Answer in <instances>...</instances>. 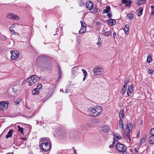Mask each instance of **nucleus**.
<instances>
[{
  "label": "nucleus",
  "mask_w": 154,
  "mask_h": 154,
  "mask_svg": "<svg viewBox=\"0 0 154 154\" xmlns=\"http://www.w3.org/2000/svg\"><path fill=\"white\" fill-rule=\"evenodd\" d=\"M88 115L91 116H96L95 109L93 107H90L88 110Z\"/></svg>",
  "instance_id": "8"
},
{
  "label": "nucleus",
  "mask_w": 154,
  "mask_h": 154,
  "mask_svg": "<svg viewBox=\"0 0 154 154\" xmlns=\"http://www.w3.org/2000/svg\"><path fill=\"white\" fill-rule=\"evenodd\" d=\"M78 68L77 67H74L72 69V74L74 77L78 72Z\"/></svg>",
  "instance_id": "13"
},
{
  "label": "nucleus",
  "mask_w": 154,
  "mask_h": 154,
  "mask_svg": "<svg viewBox=\"0 0 154 154\" xmlns=\"http://www.w3.org/2000/svg\"><path fill=\"white\" fill-rule=\"evenodd\" d=\"M72 148H73V149H74V153H75V154H76V151H75V149H74V147H72Z\"/></svg>",
  "instance_id": "53"
},
{
  "label": "nucleus",
  "mask_w": 154,
  "mask_h": 154,
  "mask_svg": "<svg viewBox=\"0 0 154 154\" xmlns=\"http://www.w3.org/2000/svg\"><path fill=\"white\" fill-rule=\"evenodd\" d=\"M128 29L129 25H126L125 26V28L123 29V30L126 34H127L128 33Z\"/></svg>",
  "instance_id": "24"
},
{
  "label": "nucleus",
  "mask_w": 154,
  "mask_h": 154,
  "mask_svg": "<svg viewBox=\"0 0 154 154\" xmlns=\"http://www.w3.org/2000/svg\"><path fill=\"white\" fill-rule=\"evenodd\" d=\"M8 103L6 101L0 102V109L2 110L6 109L8 108Z\"/></svg>",
  "instance_id": "9"
},
{
  "label": "nucleus",
  "mask_w": 154,
  "mask_h": 154,
  "mask_svg": "<svg viewBox=\"0 0 154 154\" xmlns=\"http://www.w3.org/2000/svg\"><path fill=\"white\" fill-rule=\"evenodd\" d=\"M124 111L123 110H120L119 112V117L120 118H123L124 117Z\"/></svg>",
  "instance_id": "31"
},
{
  "label": "nucleus",
  "mask_w": 154,
  "mask_h": 154,
  "mask_svg": "<svg viewBox=\"0 0 154 154\" xmlns=\"http://www.w3.org/2000/svg\"><path fill=\"white\" fill-rule=\"evenodd\" d=\"M18 128V131L19 132H20L21 134L23 133V129L22 128L20 127V126H17Z\"/></svg>",
  "instance_id": "34"
},
{
  "label": "nucleus",
  "mask_w": 154,
  "mask_h": 154,
  "mask_svg": "<svg viewBox=\"0 0 154 154\" xmlns=\"http://www.w3.org/2000/svg\"><path fill=\"white\" fill-rule=\"evenodd\" d=\"M113 37L114 38H115V36H116V32H114L113 33Z\"/></svg>",
  "instance_id": "50"
},
{
  "label": "nucleus",
  "mask_w": 154,
  "mask_h": 154,
  "mask_svg": "<svg viewBox=\"0 0 154 154\" xmlns=\"http://www.w3.org/2000/svg\"><path fill=\"white\" fill-rule=\"evenodd\" d=\"M116 147L117 150L120 152H125L127 147L123 144L121 143H117L116 145Z\"/></svg>",
  "instance_id": "5"
},
{
  "label": "nucleus",
  "mask_w": 154,
  "mask_h": 154,
  "mask_svg": "<svg viewBox=\"0 0 154 154\" xmlns=\"http://www.w3.org/2000/svg\"><path fill=\"white\" fill-rule=\"evenodd\" d=\"M39 93L38 90L36 89L35 88L32 91V94L33 95H37Z\"/></svg>",
  "instance_id": "26"
},
{
  "label": "nucleus",
  "mask_w": 154,
  "mask_h": 154,
  "mask_svg": "<svg viewBox=\"0 0 154 154\" xmlns=\"http://www.w3.org/2000/svg\"><path fill=\"white\" fill-rule=\"evenodd\" d=\"M110 9V6H107L106 7V8L103 11V13H107Z\"/></svg>",
  "instance_id": "29"
},
{
  "label": "nucleus",
  "mask_w": 154,
  "mask_h": 154,
  "mask_svg": "<svg viewBox=\"0 0 154 154\" xmlns=\"http://www.w3.org/2000/svg\"><path fill=\"white\" fill-rule=\"evenodd\" d=\"M59 75L60 77V78L62 77V73L59 70Z\"/></svg>",
  "instance_id": "48"
},
{
  "label": "nucleus",
  "mask_w": 154,
  "mask_h": 154,
  "mask_svg": "<svg viewBox=\"0 0 154 154\" xmlns=\"http://www.w3.org/2000/svg\"><path fill=\"white\" fill-rule=\"evenodd\" d=\"M151 14H152V15L154 14V7L153 6H151Z\"/></svg>",
  "instance_id": "43"
},
{
  "label": "nucleus",
  "mask_w": 154,
  "mask_h": 154,
  "mask_svg": "<svg viewBox=\"0 0 154 154\" xmlns=\"http://www.w3.org/2000/svg\"><path fill=\"white\" fill-rule=\"evenodd\" d=\"M91 13H94V12H91Z\"/></svg>",
  "instance_id": "60"
},
{
  "label": "nucleus",
  "mask_w": 154,
  "mask_h": 154,
  "mask_svg": "<svg viewBox=\"0 0 154 154\" xmlns=\"http://www.w3.org/2000/svg\"><path fill=\"white\" fill-rule=\"evenodd\" d=\"M133 86V85H131L128 87L127 94L128 96H129V94L132 93L133 91V90L132 89Z\"/></svg>",
  "instance_id": "16"
},
{
  "label": "nucleus",
  "mask_w": 154,
  "mask_h": 154,
  "mask_svg": "<svg viewBox=\"0 0 154 154\" xmlns=\"http://www.w3.org/2000/svg\"><path fill=\"white\" fill-rule=\"evenodd\" d=\"M84 3L82 1H81L80 2V5L81 6H82V5H84Z\"/></svg>",
  "instance_id": "49"
},
{
  "label": "nucleus",
  "mask_w": 154,
  "mask_h": 154,
  "mask_svg": "<svg viewBox=\"0 0 154 154\" xmlns=\"http://www.w3.org/2000/svg\"><path fill=\"white\" fill-rule=\"evenodd\" d=\"M152 61V59L151 57L148 56L147 59V61L148 63H150Z\"/></svg>",
  "instance_id": "39"
},
{
  "label": "nucleus",
  "mask_w": 154,
  "mask_h": 154,
  "mask_svg": "<svg viewBox=\"0 0 154 154\" xmlns=\"http://www.w3.org/2000/svg\"><path fill=\"white\" fill-rule=\"evenodd\" d=\"M33 115H32L31 116H28L27 117L28 118H30L32 117V116Z\"/></svg>",
  "instance_id": "52"
},
{
  "label": "nucleus",
  "mask_w": 154,
  "mask_h": 154,
  "mask_svg": "<svg viewBox=\"0 0 154 154\" xmlns=\"http://www.w3.org/2000/svg\"><path fill=\"white\" fill-rule=\"evenodd\" d=\"M81 24L82 27H84V28H86L87 26H86V24L84 22L82 21H81Z\"/></svg>",
  "instance_id": "40"
},
{
  "label": "nucleus",
  "mask_w": 154,
  "mask_h": 154,
  "mask_svg": "<svg viewBox=\"0 0 154 154\" xmlns=\"http://www.w3.org/2000/svg\"><path fill=\"white\" fill-rule=\"evenodd\" d=\"M13 132L14 131L12 129L10 130L6 135V138L7 139L9 137H11L12 136V132Z\"/></svg>",
  "instance_id": "18"
},
{
  "label": "nucleus",
  "mask_w": 154,
  "mask_h": 154,
  "mask_svg": "<svg viewBox=\"0 0 154 154\" xmlns=\"http://www.w3.org/2000/svg\"><path fill=\"white\" fill-rule=\"evenodd\" d=\"M128 131H125L123 133L122 137L126 141L127 143H130L131 142V139L130 136V132L128 130Z\"/></svg>",
  "instance_id": "6"
},
{
  "label": "nucleus",
  "mask_w": 154,
  "mask_h": 154,
  "mask_svg": "<svg viewBox=\"0 0 154 154\" xmlns=\"http://www.w3.org/2000/svg\"><path fill=\"white\" fill-rule=\"evenodd\" d=\"M119 127L120 128H122L124 130L128 129L129 131H131L132 128V125L131 123H129L126 124V126L123 127V124L122 120L120 119L119 122Z\"/></svg>",
  "instance_id": "2"
},
{
  "label": "nucleus",
  "mask_w": 154,
  "mask_h": 154,
  "mask_svg": "<svg viewBox=\"0 0 154 154\" xmlns=\"http://www.w3.org/2000/svg\"><path fill=\"white\" fill-rule=\"evenodd\" d=\"M86 8L89 10H91L93 7V4L91 1H88L86 2L85 3Z\"/></svg>",
  "instance_id": "10"
},
{
  "label": "nucleus",
  "mask_w": 154,
  "mask_h": 154,
  "mask_svg": "<svg viewBox=\"0 0 154 154\" xmlns=\"http://www.w3.org/2000/svg\"><path fill=\"white\" fill-rule=\"evenodd\" d=\"M145 0H137V3L138 5H141L143 3Z\"/></svg>",
  "instance_id": "36"
},
{
  "label": "nucleus",
  "mask_w": 154,
  "mask_h": 154,
  "mask_svg": "<svg viewBox=\"0 0 154 154\" xmlns=\"http://www.w3.org/2000/svg\"><path fill=\"white\" fill-rule=\"evenodd\" d=\"M40 147L44 151H47L50 148L51 144L48 142L42 143L40 145Z\"/></svg>",
  "instance_id": "4"
},
{
  "label": "nucleus",
  "mask_w": 154,
  "mask_h": 154,
  "mask_svg": "<svg viewBox=\"0 0 154 154\" xmlns=\"http://www.w3.org/2000/svg\"><path fill=\"white\" fill-rule=\"evenodd\" d=\"M63 91V89H60V92Z\"/></svg>",
  "instance_id": "57"
},
{
  "label": "nucleus",
  "mask_w": 154,
  "mask_h": 154,
  "mask_svg": "<svg viewBox=\"0 0 154 154\" xmlns=\"http://www.w3.org/2000/svg\"><path fill=\"white\" fill-rule=\"evenodd\" d=\"M11 57L12 60H16L19 57L20 54L19 52L16 51H11Z\"/></svg>",
  "instance_id": "7"
},
{
  "label": "nucleus",
  "mask_w": 154,
  "mask_h": 154,
  "mask_svg": "<svg viewBox=\"0 0 154 154\" xmlns=\"http://www.w3.org/2000/svg\"><path fill=\"white\" fill-rule=\"evenodd\" d=\"M45 93H47L46 96L47 97H50L51 94V91L49 89H46L45 91Z\"/></svg>",
  "instance_id": "19"
},
{
  "label": "nucleus",
  "mask_w": 154,
  "mask_h": 154,
  "mask_svg": "<svg viewBox=\"0 0 154 154\" xmlns=\"http://www.w3.org/2000/svg\"><path fill=\"white\" fill-rule=\"evenodd\" d=\"M127 87L125 85H124L122 86L121 93L122 94H124L126 91Z\"/></svg>",
  "instance_id": "28"
},
{
  "label": "nucleus",
  "mask_w": 154,
  "mask_h": 154,
  "mask_svg": "<svg viewBox=\"0 0 154 154\" xmlns=\"http://www.w3.org/2000/svg\"><path fill=\"white\" fill-rule=\"evenodd\" d=\"M82 70L83 72V73L84 74V77L83 80V81H85V79L86 78V77L87 74V73L86 70L85 69H82Z\"/></svg>",
  "instance_id": "27"
},
{
  "label": "nucleus",
  "mask_w": 154,
  "mask_h": 154,
  "mask_svg": "<svg viewBox=\"0 0 154 154\" xmlns=\"http://www.w3.org/2000/svg\"><path fill=\"white\" fill-rule=\"evenodd\" d=\"M117 140L116 139H115V138L114 139V141L112 143V144L110 145L109 146V147L110 148H112L114 145V144L115 143V142L117 141Z\"/></svg>",
  "instance_id": "38"
},
{
  "label": "nucleus",
  "mask_w": 154,
  "mask_h": 154,
  "mask_svg": "<svg viewBox=\"0 0 154 154\" xmlns=\"http://www.w3.org/2000/svg\"><path fill=\"white\" fill-rule=\"evenodd\" d=\"M127 2V0H122V2L123 4H126Z\"/></svg>",
  "instance_id": "47"
},
{
  "label": "nucleus",
  "mask_w": 154,
  "mask_h": 154,
  "mask_svg": "<svg viewBox=\"0 0 154 154\" xmlns=\"http://www.w3.org/2000/svg\"><path fill=\"white\" fill-rule=\"evenodd\" d=\"M147 72H148V73L150 74H151L153 72V71L152 70H151V69H149L148 71H147Z\"/></svg>",
  "instance_id": "45"
},
{
  "label": "nucleus",
  "mask_w": 154,
  "mask_h": 154,
  "mask_svg": "<svg viewBox=\"0 0 154 154\" xmlns=\"http://www.w3.org/2000/svg\"><path fill=\"white\" fill-rule=\"evenodd\" d=\"M15 27V25L14 24H12L9 27V30L10 31H12L13 29Z\"/></svg>",
  "instance_id": "37"
},
{
  "label": "nucleus",
  "mask_w": 154,
  "mask_h": 154,
  "mask_svg": "<svg viewBox=\"0 0 154 154\" xmlns=\"http://www.w3.org/2000/svg\"><path fill=\"white\" fill-rule=\"evenodd\" d=\"M40 79L35 75H33L28 78L27 81L29 86H31L39 80Z\"/></svg>",
  "instance_id": "1"
},
{
  "label": "nucleus",
  "mask_w": 154,
  "mask_h": 154,
  "mask_svg": "<svg viewBox=\"0 0 154 154\" xmlns=\"http://www.w3.org/2000/svg\"><path fill=\"white\" fill-rule=\"evenodd\" d=\"M146 137V136H144L141 139L140 141V145H141L142 144L145 142Z\"/></svg>",
  "instance_id": "32"
},
{
  "label": "nucleus",
  "mask_w": 154,
  "mask_h": 154,
  "mask_svg": "<svg viewBox=\"0 0 154 154\" xmlns=\"http://www.w3.org/2000/svg\"><path fill=\"white\" fill-rule=\"evenodd\" d=\"M14 30L13 29V31H11V32H13V34H15L14 33H16V32H14Z\"/></svg>",
  "instance_id": "51"
},
{
  "label": "nucleus",
  "mask_w": 154,
  "mask_h": 154,
  "mask_svg": "<svg viewBox=\"0 0 154 154\" xmlns=\"http://www.w3.org/2000/svg\"><path fill=\"white\" fill-rule=\"evenodd\" d=\"M65 93H67L69 92V91H68L67 89H66L64 92Z\"/></svg>",
  "instance_id": "54"
},
{
  "label": "nucleus",
  "mask_w": 154,
  "mask_h": 154,
  "mask_svg": "<svg viewBox=\"0 0 154 154\" xmlns=\"http://www.w3.org/2000/svg\"><path fill=\"white\" fill-rule=\"evenodd\" d=\"M129 80L127 78L126 79L124 82V85H125L127 87V84L129 82Z\"/></svg>",
  "instance_id": "35"
},
{
  "label": "nucleus",
  "mask_w": 154,
  "mask_h": 154,
  "mask_svg": "<svg viewBox=\"0 0 154 154\" xmlns=\"http://www.w3.org/2000/svg\"><path fill=\"white\" fill-rule=\"evenodd\" d=\"M131 1H130V0L128 1L127 0V2L126 5L127 6L130 5H131Z\"/></svg>",
  "instance_id": "44"
},
{
  "label": "nucleus",
  "mask_w": 154,
  "mask_h": 154,
  "mask_svg": "<svg viewBox=\"0 0 154 154\" xmlns=\"http://www.w3.org/2000/svg\"><path fill=\"white\" fill-rule=\"evenodd\" d=\"M42 86V85L41 84H39L37 85V87L36 88V89L38 90V91H39V90Z\"/></svg>",
  "instance_id": "41"
},
{
  "label": "nucleus",
  "mask_w": 154,
  "mask_h": 154,
  "mask_svg": "<svg viewBox=\"0 0 154 154\" xmlns=\"http://www.w3.org/2000/svg\"><path fill=\"white\" fill-rule=\"evenodd\" d=\"M134 17V14L131 13L127 14V17L130 20H132Z\"/></svg>",
  "instance_id": "17"
},
{
  "label": "nucleus",
  "mask_w": 154,
  "mask_h": 154,
  "mask_svg": "<svg viewBox=\"0 0 154 154\" xmlns=\"http://www.w3.org/2000/svg\"><path fill=\"white\" fill-rule=\"evenodd\" d=\"M94 75H100L103 73V69L100 66H97L95 67L93 70Z\"/></svg>",
  "instance_id": "3"
},
{
  "label": "nucleus",
  "mask_w": 154,
  "mask_h": 154,
  "mask_svg": "<svg viewBox=\"0 0 154 154\" xmlns=\"http://www.w3.org/2000/svg\"><path fill=\"white\" fill-rule=\"evenodd\" d=\"M150 133L151 136H154V128L152 129L150 131Z\"/></svg>",
  "instance_id": "42"
},
{
  "label": "nucleus",
  "mask_w": 154,
  "mask_h": 154,
  "mask_svg": "<svg viewBox=\"0 0 154 154\" xmlns=\"http://www.w3.org/2000/svg\"><path fill=\"white\" fill-rule=\"evenodd\" d=\"M143 9L142 8H140L138 9L137 11L138 13V16H140L142 14Z\"/></svg>",
  "instance_id": "21"
},
{
  "label": "nucleus",
  "mask_w": 154,
  "mask_h": 154,
  "mask_svg": "<svg viewBox=\"0 0 154 154\" xmlns=\"http://www.w3.org/2000/svg\"><path fill=\"white\" fill-rule=\"evenodd\" d=\"M102 111V108L100 106H98L95 109L96 116L99 115Z\"/></svg>",
  "instance_id": "12"
},
{
  "label": "nucleus",
  "mask_w": 154,
  "mask_h": 154,
  "mask_svg": "<svg viewBox=\"0 0 154 154\" xmlns=\"http://www.w3.org/2000/svg\"><path fill=\"white\" fill-rule=\"evenodd\" d=\"M86 30V28L82 27L80 29L79 31V34H82L85 33Z\"/></svg>",
  "instance_id": "25"
},
{
  "label": "nucleus",
  "mask_w": 154,
  "mask_h": 154,
  "mask_svg": "<svg viewBox=\"0 0 154 154\" xmlns=\"http://www.w3.org/2000/svg\"><path fill=\"white\" fill-rule=\"evenodd\" d=\"M114 137H115V139H116V138L118 139H120L121 138V136L117 134H115L114 135Z\"/></svg>",
  "instance_id": "33"
},
{
  "label": "nucleus",
  "mask_w": 154,
  "mask_h": 154,
  "mask_svg": "<svg viewBox=\"0 0 154 154\" xmlns=\"http://www.w3.org/2000/svg\"><path fill=\"white\" fill-rule=\"evenodd\" d=\"M18 87V85H15L12 88L13 91L16 94H17L19 92V90L17 89V88Z\"/></svg>",
  "instance_id": "20"
},
{
  "label": "nucleus",
  "mask_w": 154,
  "mask_h": 154,
  "mask_svg": "<svg viewBox=\"0 0 154 154\" xmlns=\"http://www.w3.org/2000/svg\"><path fill=\"white\" fill-rule=\"evenodd\" d=\"M123 153L122 154H128L127 152H123Z\"/></svg>",
  "instance_id": "55"
},
{
  "label": "nucleus",
  "mask_w": 154,
  "mask_h": 154,
  "mask_svg": "<svg viewBox=\"0 0 154 154\" xmlns=\"http://www.w3.org/2000/svg\"><path fill=\"white\" fill-rule=\"evenodd\" d=\"M111 26L114 25L116 23V21L115 20L110 19L107 20Z\"/></svg>",
  "instance_id": "14"
},
{
  "label": "nucleus",
  "mask_w": 154,
  "mask_h": 154,
  "mask_svg": "<svg viewBox=\"0 0 154 154\" xmlns=\"http://www.w3.org/2000/svg\"><path fill=\"white\" fill-rule=\"evenodd\" d=\"M135 151H137V150L136 149H135Z\"/></svg>",
  "instance_id": "59"
},
{
  "label": "nucleus",
  "mask_w": 154,
  "mask_h": 154,
  "mask_svg": "<svg viewBox=\"0 0 154 154\" xmlns=\"http://www.w3.org/2000/svg\"><path fill=\"white\" fill-rule=\"evenodd\" d=\"M7 17L8 18L12 20H18L19 19V17L17 15L10 13H9L8 14Z\"/></svg>",
  "instance_id": "11"
},
{
  "label": "nucleus",
  "mask_w": 154,
  "mask_h": 154,
  "mask_svg": "<svg viewBox=\"0 0 154 154\" xmlns=\"http://www.w3.org/2000/svg\"><path fill=\"white\" fill-rule=\"evenodd\" d=\"M20 138L22 139V140H25L26 139V138Z\"/></svg>",
  "instance_id": "56"
},
{
  "label": "nucleus",
  "mask_w": 154,
  "mask_h": 154,
  "mask_svg": "<svg viewBox=\"0 0 154 154\" xmlns=\"http://www.w3.org/2000/svg\"><path fill=\"white\" fill-rule=\"evenodd\" d=\"M102 32L103 33V35L106 36H109L111 33V32L109 31H105L104 29H103Z\"/></svg>",
  "instance_id": "15"
},
{
  "label": "nucleus",
  "mask_w": 154,
  "mask_h": 154,
  "mask_svg": "<svg viewBox=\"0 0 154 154\" xmlns=\"http://www.w3.org/2000/svg\"><path fill=\"white\" fill-rule=\"evenodd\" d=\"M28 154H32L31 153H28Z\"/></svg>",
  "instance_id": "58"
},
{
  "label": "nucleus",
  "mask_w": 154,
  "mask_h": 154,
  "mask_svg": "<svg viewBox=\"0 0 154 154\" xmlns=\"http://www.w3.org/2000/svg\"><path fill=\"white\" fill-rule=\"evenodd\" d=\"M149 141L150 144L154 143V136H150L149 138Z\"/></svg>",
  "instance_id": "22"
},
{
  "label": "nucleus",
  "mask_w": 154,
  "mask_h": 154,
  "mask_svg": "<svg viewBox=\"0 0 154 154\" xmlns=\"http://www.w3.org/2000/svg\"><path fill=\"white\" fill-rule=\"evenodd\" d=\"M109 128L107 126H104L102 127V130L105 132H107L109 131Z\"/></svg>",
  "instance_id": "30"
},
{
  "label": "nucleus",
  "mask_w": 154,
  "mask_h": 154,
  "mask_svg": "<svg viewBox=\"0 0 154 154\" xmlns=\"http://www.w3.org/2000/svg\"><path fill=\"white\" fill-rule=\"evenodd\" d=\"M108 17L111 18L112 17V15L111 13H109L107 15Z\"/></svg>",
  "instance_id": "46"
},
{
  "label": "nucleus",
  "mask_w": 154,
  "mask_h": 154,
  "mask_svg": "<svg viewBox=\"0 0 154 154\" xmlns=\"http://www.w3.org/2000/svg\"><path fill=\"white\" fill-rule=\"evenodd\" d=\"M101 40L100 37L99 36H98L97 42L96 43V44L99 46L100 47L101 45Z\"/></svg>",
  "instance_id": "23"
}]
</instances>
